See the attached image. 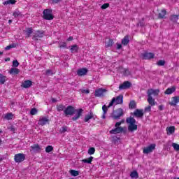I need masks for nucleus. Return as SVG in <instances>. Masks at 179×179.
I'll use <instances>...</instances> for the list:
<instances>
[{
    "label": "nucleus",
    "mask_w": 179,
    "mask_h": 179,
    "mask_svg": "<svg viewBox=\"0 0 179 179\" xmlns=\"http://www.w3.org/2000/svg\"><path fill=\"white\" fill-rule=\"evenodd\" d=\"M159 93H160L159 90H154L149 89L147 91L148 99L147 101L150 104V106H156V101L153 99L152 96H159Z\"/></svg>",
    "instance_id": "1"
},
{
    "label": "nucleus",
    "mask_w": 179,
    "mask_h": 179,
    "mask_svg": "<svg viewBox=\"0 0 179 179\" xmlns=\"http://www.w3.org/2000/svg\"><path fill=\"white\" fill-rule=\"evenodd\" d=\"M127 124H129L128 129L130 132H134L138 129V125L136 124V120L132 117H127L126 119Z\"/></svg>",
    "instance_id": "2"
},
{
    "label": "nucleus",
    "mask_w": 179,
    "mask_h": 179,
    "mask_svg": "<svg viewBox=\"0 0 179 179\" xmlns=\"http://www.w3.org/2000/svg\"><path fill=\"white\" fill-rule=\"evenodd\" d=\"M123 103H124V95L120 94L116 97H113L111 101L109 103L108 107V108H110V107H113V106H114V103L117 106L118 104H123Z\"/></svg>",
    "instance_id": "3"
},
{
    "label": "nucleus",
    "mask_w": 179,
    "mask_h": 179,
    "mask_svg": "<svg viewBox=\"0 0 179 179\" xmlns=\"http://www.w3.org/2000/svg\"><path fill=\"white\" fill-rule=\"evenodd\" d=\"M122 115H124V110L121 108H119L113 111L110 117L113 120H120Z\"/></svg>",
    "instance_id": "4"
},
{
    "label": "nucleus",
    "mask_w": 179,
    "mask_h": 179,
    "mask_svg": "<svg viewBox=\"0 0 179 179\" xmlns=\"http://www.w3.org/2000/svg\"><path fill=\"white\" fill-rule=\"evenodd\" d=\"M33 34L32 40H34V41H38V40H41V38L45 36V31L43 30H36Z\"/></svg>",
    "instance_id": "5"
},
{
    "label": "nucleus",
    "mask_w": 179,
    "mask_h": 179,
    "mask_svg": "<svg viewBox=\"0 0 179 179\" xmlns=\"http://www.w3.org/2000/svg\"><path fill=\"white\" fill-rule=\"evenodd\" d=\"M43 18L45 20H52L54 19V15H52V10L48 8L43 10Z\"/></svg>",
    "instance_id": "6"
},
{
    "label": "nucleus",
    "mask_w": 179,
    "mask_h": 179,
    "mask_svg": "<svg viewBox=\"0 0 179 179\" xmlns=\"http://www.w3.org/2000/svg\"><path fill=\"white\" fill-rule=\"evenodd\" d=\"M106 93H107V90L104 88H99L95 90L94 96L95 97H104Z\"/></svg>",
    "instance_id": "7"
},
{
    "label": "nucleus",
    "mask_w": 179,
    "mask_h": 179,
    "mask_svg": "<svg viewBox=\"0 0 179 179\" xmlns=\"http://www.w3.org/2000/svg\"><path fill=\"white\" fill-rule=\"evenodd\" d=\"M65 115H73L76 113V109L72 106H69L64 111Z\"/></svg>",
    "instance_id": "8"
},
{
    "label": "nucleus",
    "mask_w": 179,
    "mask_h": 179,
    "mask_svg": "<svg viewBox=\"0 0 179 179\" xmlns=\"http://www.w3.org/2000/svg\"><path fill=\"white\" fill-rule=\"evenodd\" d=\"M25 159H26V155L22 153L17 154L14 157V160L15 163H22V162H24Z\"/></svg>",
    "instance_id": "9"
},
{
    "label": "nucleus",
    "mask_w": 179,
    "mask_h": 179,
    "mask_svg": "<svg viewBox=\"0 0 179 179\" xmlns=\"http://www.w3.org/2000/svg\"><path fill=\"white\" fill-rule=\"evenodd\" d=\"M155 149H156V144L153 143V144H151V145H148V147L145 148L143 150V152L145 155H149V153H152V152H153V150H155Z\"/></svg>",
    "instance_id": "10"
},
{
    "label": "nucleus",
    "mask_w": 179,
    "mask_h": 179,
    "mask_svg": "<svg viewBox=\"0 0 179 179\" xmlns=\"http://www.w3.org/2000/svg\"><path fill=\"white\" fill-rule=\"evenodd\" d=\"M132 86V83L129 81H124L122 84L119 86L120 90H125V89H129Z\"/></svg>",
    "instance_id": "11"
},
{
    "label": "nucleus",
    "mask_w": 179,
    "mask_h": 179,
    "mask_svg": "<svg viewBox=\"0 0 179 179\" xmlns=\"http://www.w3.org/2000/svg\"><path fill=\"white\" fill-rule=\"evenodd\" d=\"M76 115L72 117L73 121H77V120H79L80 117H82V114H83V109H77L76 110Z\"/></svg>",
    "instance_id": "12"
},
{
    "label": "nucleus",
    "mask_w": 179,
    "mask_h": 179,
    "mask_svg": "<svg viewBox=\"0 0 179 179\" xmlns=\"http://www.w3.org/2000/svg\"><path fill=\"white\" fill-rule=\"evenodd\" d=\"M50 122V120L47 117H42L39 119L38 124L41 127H44V125H47Z\"/></svg>",
    "instance_id": "13"
},
{
    "label": "nucleus",
    "mask_w": 179,
    "mask_h": 179,
    "mask_svg": "<svg viewBox=\"0 0 179 179\" xmlns=\"http://www.w3.org/2000/svg\"><path fill=\"white\" fill-rule=\"evenodd\" d=\"M31 86H33V81L30 80L24 81L21 85V87H23L24 89H29V87H31Z\"/></svg>",
    "instance_id": "14"
},
{
    "label": "nucleus",
    "mask_w": 179,
    "mask_h": 179,
    "mask_svg": "<svg viewBox=\"0 0 179 179\" xmlns=\"http://www.w3.org/2000/svg\"><path fill=\"white\" fill-rule=\"evenodd\" d=\"M143 59H153L155 55L152 52H144L142 55Z\"/></svg>",
    "instance_id": "15"
},
{
    "label": "nucleus",
    "mask_w": 179,
    "mask_h": 179,
    "mask_svg": "<svg viewBox=\"0 0 179 179\" xmlns=\"http://www.w3.org/2000/svg\"><path fill=\"white\" fill-rule=\"evenodd\" d=\"M121 132H124V127H115L110 131V134L113 135H117V134H121Z\"/></svg>",
    "instance_id": "16"
},
{
    "label": "nucleus",
    "mask_w": 179,
    "mask_h": 179,
    "mask_svg": "<svg viewBox=\"0 0 179 179\" xmlns=\"http://www.w3.org/2000/svg\"><path fill=\"white\" fill-rule=\"evenodd\" d=\"M87 72H89V70H87L86 68L79 69L77 71V75L78 76H85V75L87 74Z\"/></svg>",
    "instance_id": "17"
},
{
    "label": "nucleus",
    "mask_w": 179,
    "mask_h": 179,
    "mask_svg": "<svg viewBox=\"0 0 179 179\" xmlns=\"http://www.w3.org/2000/svg\"><path fill=\"white\" fill-rule=\"evenodd\" d=\"M134 115L137 117V118H142L143 117V110L142 109H136Z\"/></svg>",
    "instance_id": "18"
},
{
    "label": "nucleus",
    "mask_w": 179,
    "mask_h": 179,
    "mask_svg": "<svg viewBox=\"0 0 179 179\" xmlns=\"http://www.w3.org/2000/svg\"><path fill=\"white\" fill-rule=\"evenodd\" d=\"M178 103H179V96H176L172 97L171 101L169 102V105L176 107Z\"/></svg>",
    "instance_id": "19"
},
{
    "label": "nucleus",
    "mask_w": 179,
    "mask_h": 179,
    "mask_svg": "<svg viewBox=\"0 0 179 179\" xmlns=\"http://www.w3.org/2000/svg\"><path fill=\"white\" fill-rule=\"evenodd\" d=\"M31 149L35 153H40V152H41V148H40V145L38 144H34L31 145Z\"/></svg>",
    "instance_id": "20"
},
{
    "label": "nucleus",
    "mask_w": 179,
    "mask_h": 179,
    "mask_svg": "<svg viewBox=\"0 0 179 179\" xmlns=\"http://www.w3.org/2000/svg\"><path fill=\"white\" fill-rule=\"evenodd\" d=\"M176 86H172L171 87L167 88L164 94H173L174 92H176Z\"/></svg>",
    "instance_id": "21"
},
{
    "label": "nucleus",
    "mask_w": 179,
    "mask_h": 179,
    "mask_svg": "<svg viewBox=\"0 0 179 179\" xmlns=\"http://www.w3.org/2000/svg\"><path fill=\"white\" fill-rule=\"evenodd\" d=\"M10 75H19L20 70L17 68H11L8 72Z\"/></svg>",
    "instance_id": "22"
},
{
    "label": "nucleus",
    "mask_w": 179,
    "mask_h": 179,
    "mask_svg": "<svg viewBox=\"0 0 179 179\" xmlns=\"http://www.w3.org/2000/svg\"><path fill=\"white\" fill-rule=\"evenodd\" d=\"M166 15H167V11L162 9L158 14V19H166Z\"/></svg>",
    "instance_id": "23"
},
{
    "label": "nucleus",
    "mask_w": 179,
    "mask_h": 179,
    "mask_svg": "<svg viewBox=\"0 0 179 179\" xmlns=\"http://www.w3.org/2000/svg\"><path fill=\"white\" fill-rule=\"evenodd\" d=\"M93 118H94V115L92 113V112H90L89 114L85 115L84 121L85 122H89V120Z\"/></svg>",
    "instance_id": "24"
},
{
    "label": "nucleus",
    "mask_w": 179,
    "mask_h": 179,
    "mask_svg": "<svg viewBox=\"0 0 179 179\" xmlns=\"http://www.w3.org/2000/svg\"><path fill=\"white\" fill-rule=\"evenodd\" d=\"M167 135H171L176 132V127L171 126L166 128Z\"/></svg>",
    "instance_id": "25"
},
{
    "label": "nucleus",
    "mask_w": 179,
    "mask_h": 179,
    "mask_svg": "<svg viewBox=\"0 0 179 179\" xmlns=\"http://www.w3.org/2000/svg\"><path fill=\"white\" fill-rule=\"evenodd\" d=\"M122 44L123 45H128L129 44V35H126L122 39Z\"/></svg>",
    "instance_id": "26"
},
{
    "label": "nucleus",
    "mask_w": 179,
    "mask_h": 179,
    "mask_svg": "<svg viewBox=\"0 0 179 179\" xmlns=\"http://www.w3.org/2000/svg\"><path fill=\"white\" fill-rule=\"evenodd\" d=\"M6 80H8V77L0 73V85H5Z\"/></svg>",
    "instance_id": "27"
},
{
    "label": "nucleus",
    "mask_w": 179,
    "mask_h": 179,
    "mask_svg": "<svg viewBox=\"0 0 179 179\" xmlns=\"http://www.w3.org/2000/svg\"><path fill=\"white\" fill-rule=\"evenodd\" d=\"M70 51L73 54L75 53V52H78V51H79V46H78V45H71Z\"/></svg>",
    "instance_id": "28"
},
{
    "label": "nucleus",
    "mask_w": 179,
    "mask_h": 179,
    "mask_svg": "<svg viewBox=\"0 0 179 179\" xmlns=\"http://www.w3.org/2000/svg\"><path fill=\"white\" fill-rule=\"evenodd\" d=\"M113 45H114V41H113V39H109L105 43V47H106V48H110V47H113Z\"/></svg>",
    "instance_id": "29"
},
{
    "label": "nucleus",
    "mask_w": 179,
    "mask_h": 179,
    "mask_svg": "<svg viewBox=\"0 0 179 179\" xmlns=\"http://www.w3.org/2000/svg\"><path fill=\"white\" fill-rule=\"evenodd\" d=\"M56 108L59 113L61 111H65L66 107L63 104L57 105Z\"/></svg>",
    "instance_id": "30"
},
{
    "label": "nucleus",
    "mask_w": 179,
    "mask_h": 179,
    "mask_svg": "<svg viewBox=\"0 0 179 179\" xmlns=\"http://www.w3.org/2000/svg\"><path fill=\"white\" fill-rule=\"evenodd\" d=\"M179 15H172L170 17L171 22L173 23H176L177 20H178Z\"/></svg>",
    "instance_id": "31"
},
{
    "label": "nucleus",
    "mask_w": 179,
    "mask_h": 179,
    "mask_svg": "<svg viewBox=\"0 0 179 179\" xmlns=\"http://www.w3.org/2000/svg\"><path fill=\"white\" fill-rule=\"evenodd\" d=\"M131 178H139V173H138V171H133L130 173Z\"/></svg>",
    "instance_id": "32"
},
{
    "label": "nucleus",
    "mask_w": 179,
    "mask_h": 179,
    "mask_svg": "<svg viewBox=\"0 0 179 179\" xmlns=\"http://www.w3.org/2000/svg\"><path fill=\"white\" fill-rule=\"evenodd\" d=\"M3 3V5H15V3H16V0H7Z\"/></svg>",
    "instance_id": "33"
},
{
    "label": "nucleus",
    "mask_w": 179,
    "mask_h": 179,
    "mask_svg": "<svg viewBox=\"0 0 179 179\" xmlns=\"http://www.w3.org/2000/svg\"><path fill=\"white\" fill-rule=\"evenodd\" d=\"M83 163H87L88 164H91L92 162H93V157H90L87 159H84L82 160Z\"/></svg>",
    "instance_id": "34"
},
{
    "label": "nucleus",
    "mask_w": 179,
    "mask_h": 179,
    "mask_svg": "<svg viewBox=\"0 0 179 179\" xmlns=\"http://www.w3.org/2000/svg\"><path fill=\"white\" fill-rule=\"evenodd\" d=\"M25 32L27 34V37H30V35L33 33V28L32 27L27 28Z\"/></svg>",
    "instance_id": "35"
},
{
    "label": "nucleus",
    "mask_w": 179,
    "mask_h": 179,
    "mask_svg": "<svg viewBox=\"0 0 179 179\" xmlns=\"http://www.w3.org/2000/svg\"><path fill=\"white\" fill-rule=\"evenodd\" d=\"M129 108H136V102L135 101H131L129 106Z\"/></svg>",
    "instance_id": "36"
},
{
    "label": "nucleus",
    "mask_w": 179,
    "mask_h": 179,
    "mask_svg": "<svg viewBox=\"0 0 179 179\" xmlns=\"http://www.w3.org/2000/svg\"><path fill=\"white\" fill-rule=\"evenodd\" d=\"M53 150H54V147H52V145H48L45 148L46 153H50V152H52Z\"/></svg>",
    "instance_id": "37"
},
{
    "label": "nucleus",
    "mask_w": 179,
    "mask_h": 179,
    "mask_svg": "<svg viewBox=\"0 0 179 179\" xmlns=\"http://www.w3.org/2000/svg\"><path fill=\"white\" fill-rule=\"evenodd\" d=\"M70 173L73 176V177H78L79 176V171H76V170H71Z\"/></svg>",
    "instance_id": "38"
},
{
    "label": "nucleus",
    "mask_w": 179,
    "mask_h": 179,
    "mask_svg": "<svg viewBox=\"0 0 179 179\" xmlns=\"http://www.w3.org/2000/svg\"><path fill=\"white\" fill-rule=\"evenodd\" d=\"M157 65H158V66H164V65H166V61L159 60L157 62Z\"/></svg>",
    "instance_id": "39"
},
{
    "label": "nucleus",
    "mask_w": 179,
    "mask_h": 179,
    "mask_svg": "<svg viewBox=\"0 0 179 179\" xmlns=\"http://www.w3.org/2000/svg\"><path fill=\"white\" fill-rule=\"evenodd\" d=\"M37 113H38V110H37V108H33L30 110L31 115H36V114H37Z\"/></svg>",
    "instance_id": "40"
},
{
    "label": "nucleus",
    "mask_w": 179,
    "mask_h": 179,
    "mask_svg": "<svg viewBox=\"0 0 179 179\" xmlns=\"http://www.w3.org/2000/svg\"><path fill=\"white\" fill-rule=\"evenodd\" d=\"M5 118L6 120H12L13 118V114L12 113H7L6 115H5Z\"/></svg>",
    "instance_id": "41"
},
{
    "label": "nucleus",
    "mask_w": 179,
    "mask_h": 179,
    "mask_svg": "<svg viewBox=\"0 0 179 179\" xmlns=\"http://www.w3.org/2000/svg\"><path fill=\"white\" fill-rule=\"evenodd\" d=\"M66 131H68V127L67 126H63L60 129L61 134H65V132H66Z\"/></svg>",
    "instance_id": "42"
},
{
    "label": "nucleus",
    "mask_w": 179,
    "mask_h": 179,
    "mask_svg": "<svg viewBox=\"0 0 179 179\" xmlns=\"http://www.w3.org/2000/svg\"><path fill=\"white\" fill-rule=\"evenodd\" d=\"M22 15V13H20V11H15L13 13V16H14V17H19V16Z\"/></svg>",
    "instance_id": "43"
},
{
    "label": "nucleus",
    "mask_w": 179,
    "mask_h": 179,
    "mask_svg": "<svg viewBox=\"0 0 179 179\" xmlns=\"http://www.w3.org/2000/svg\"><path fill=\"white\" fill-rule=\"evenodd\" d=\"M94 152H96V149L94 148H93V147L90 148L88 150L89 155H94Z\"/></svg>",
    "instance_id": "44"
},
{
    "label": "nucleus",
    "mask_w": 179,
    "mask_h": 179,
    "mask_svg": "<svg viewBox=\"0 0 179 179\" xmlns=\"http://www.w3.org/2000/svg\"><path fill=\"white\" fill-rule=\"evenodd\" d=\"M107 8H110V3H105L101 6V9H107Z\"/></svg>",
    "instance_id": "45"
},
{
    "label": "nucleus",
    "mask_w": 179,
    "mask_h": 179,
    "mask_svg": "<svg viewBox=\"0 0 179 179\" xmlns=\"http://www.w3.org/2000/svg\"><path fill=\"white\" fill-rule=\"evenodd\" d=\"M19 65H20V63L17 60H13V66L14 68H17V66H19Z\"/></svg>",
    "instance_id": "46"
},
{
    "label": "nucleus",
    "mask_w": 179,
    "mask_h": 179,
    "mask_svg": "<svg viewBox=\"0 0 179 179\" xmlns=\"http://www.w3.org/2000/svg\"><path fill=\"white\" fill-rule=\"evenodd\" d=\"M154 106H151L149 105L147 107L145 108V111L148 112V113H150L152 111V107H153Z\"/></svg>",
    "instance_id": "47"
},
{
    "label": "nucleus",
    "mask_w": 179,
    "mask_h": 179,
    "mask_svg": "<svg viewBox=\"0 0 179 179\" xmlns=\"http://www.w3.org/2000/svg\"><path fill=\"white\" fill-rule=\"evenodd\" d=\"M102 110H103V112L104 113V114H107V111H108V106L107 107V106L103 105L102 106Z\"/></svg>",
    "instance_id": "48"
},
{
    "label": "nucleus",
    "mask_w": 179,
    "mask_h": 179,
    "mask_svg": "<svg viewBox=\"0 0 179 179\" xmlns=\"http://www.w3.org/2000/svg\"><path fill=\"white\" fill-rule=\"evenodd\" d=\"M59 48H66V43L62 42L59 43Z\"/></svg>",
    "instance_id": "49"
},
{
    "label": "nucleus",
    "mask_w": 179,
    "mask_h": 179,
    "mask_svg": "<svg viewBox=\"0 0 179 179\" xmlns=\"http://www.w3.org/2000/svg\"><path fill=\"white\" fill-rule=\"evenodd\" d=\"M172 146H173V149H175V150H178V151L179 150V145L178 144L173 143L172 144Z\"/></svg>",
    "instance_id": "50"
},
{
    "label": "nucleus",
    "mask_w": 179,
    "mask_h": 179,
    "mask_svg": "<svg viewBox=\"0 0 179 179\" xmlns=\"http://www.w3.org/2000/svg\"><path fill=\"white\" fill-rule=\"evenodd\" d=\"M122 122H124V120H121V122H117L115 123V128H121V127H120V125H121V124H122Z\"/></svg>",
    "instance_id": "51"
},
{
    "label": "nucleus",
    "mask_w": 179,
    "mask_h": 179,
    "mask_svg": "<svg viewBox=\"0 0 179 179\" xmlns=\"http://www.w3.org/2000/svg\"><path fill=\"white\" fill-rule=\"evenodd\" d=\"M15 46L13 45H8L5 48V50H10V48H14Z\"/></svg>",
    "instance_id": "52"
},
{
    "label": "nucleus",
    "mask_w": 179,
    "mask_h": 179,
    "mask_svg": "<svg viewBox=\"0 0 179 179\" xmlns=\"http://www.w3.org/2000/svg\"><path fill=\"white\" fill-rule=\"evenodd\" d=\"M52 75V71L51 69L46 70V75Z\"/></svg>",
    "instance_id": "53"
},
{
    "label": "nucleus",
    "mask_w": 179,
    "mask_h": 179,
    "mask_svg": "<svg viewBox=\"0 0 179 179\" xmlns=\"http://www.w3.org/2000/svg\"><path fill=\"white\" fill-rule=\"evenodd\" d=\"M82 93H85L86 94H89V93H90V90H84L82 91Z\"/></svg>",
    "instance_id": "54"
},
{
    "label": "nucleus",
    "mask_w": 179,
    "mask_h": 179,
    "mask_svg": "<svg viewBox=\"0 0 179 179\" xmlns=\"http://www.w3.org/2000/svg\"><path fill=\"white\" fill-rule=\"evenodd\" d=\"M158 108L159 111H163L164 106L163 105H159Z\"/></svg>",
    "instance_id": "55"
},
{
    "label": "nucleus",
    "mask_w": 179,
    "mask_h": 179,
    "mask_svg": "<svg viewBox=\"0 0 179 179\" xmlns=\"http://www.w3.org/2000/svg\"><path fill=\"white\" fill-rule=\"evenodd\" d=\"M123 75L124 76H128V69H124V71H123Z\"/></svg>",
    "instance_id": "56"
},
{
    "label": "nucleus",
    "mask_w": 179,
    "mask_h": 179,
    "mask_svg": "<svg viewBox=\"0 0 179 179\" xmlns=\"http://www.w3.org/2000/svg\"><path fill=\"white\" fill-rule=\"evenodd\" d=\"M117 50H121L122 48V45L117 43Z\"/></svg>",
    "instance_id": "57"
},
{
    "label": "nucleus",
    "mask_w": 179,
    "mask_h": 179,
    "mask_svg": "<svg viewBox=\"0 0 179 179\" xmlns=\"http://www.w3.org/2000/svg\"><path fill=\"white\" fill-rule=\"evenodd\" d=\"M52 3H58L59 2H61V0H52Z\"/></svg>",
    "instance_id": "58"
},
{
    "label": "nucleus",
    "mask_w": 179,
    "mask_h": 179,
    "mask_svg": "<svg viewBox=\"0 0 179 179\" xmlns=\"http://www.w3.org/2000/svg\"><path fill=\"white\" fill-rule=\"evenodd\" d=\"M72 40H73V36H69L67 39V41H72Z\"/></svg>",
    "instance_id": "59"
},
{
    "label": "nucleus",
    "mask_w": 179,
    "mask_h": 179,
    "mask_svg": "<svg viewBox=\"0 0 179 179\" xmlns=\"http://www.w3.org/2000/svg\"><path fill=\"white\" fill-rule=\"evenodd\" d=\"M102 118H103V119L106 118V114H104V113H103V115H102Z\"/></svg>",
    "instance_id": "60"
},
{
    "label": "nucleus",
    "mask_w": 179,
    "mask_h": 179,
    "mask_svg": "<svg viewBox=\"0 0 179 179\" xmlns=\"http://www.w3.org/2000/svg\"><path fill=\"white\" fill-rule=\"evenodd\" d=\"M140 26L142 27H143V24L142 22H140Z\"/></svg>",
    "instance_id": "61"
},
{
    "label": "nucleus",
    "mask_w": 179,
    "mask_h": 179,
    "mask_svg": "<svg viewBox=\"0 0 179 179\" xmlns=\"http://www.w3.org/2000/svg\"><path fill=\"white\" fill-rule=\"evenodd\" d=\"M2 144V140L0 138V145Z\"/></svg>",
    "instance_id": "62"
},
{
    "label": "nucleus",
    "mask_w": 179,
    "mask_h": 179,
    "mask_svg": "<svg viewBox=\"0 0 179 179\" xmlns=\"http://www.w3.org/2000/svg\"><path fill=\"white\" fill-rule=\"evenodd\" d=\"M8 22H9V23H12V20H8Z\"/></svg>",
    "instance_id": "63"
},
{
    "label": "nucleus",
    "mask_w": 179,
    "mask_h": 179,
    "mask_svg": "<svg viewBox=\"0 0 179 179\" xmlns=\"http://www.w3.org/2000/svg\"><path fill=\"white\" fill-rule=\"evenodd\" d=\"M2 54H3V52H0V55H2Z\"/></svg>",
    "instance_id": "64"
}]
</instances>
